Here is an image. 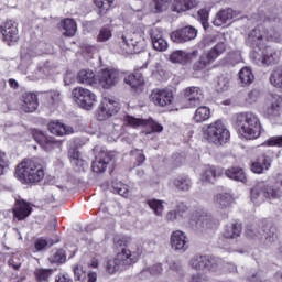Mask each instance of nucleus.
Segmentation results:
<instances>
[{
  "label": "nucleus",
  "mask_w": 282,
  "mask_h": 282,
  "mask_svg": "<svg viewBox=\"0 0 282 282\" xmlns=\"http://www.w3.org/2000/svg\"><path fill=\"white\" fill-rule=\"evenodd\" d=\"M116 248L118 252L115 258L109 259L105 265L107 274L110 275L116 274V272H124V270L138 263L140 257H142V247L140 245H127L124 241L118 240Z\"/></svg>",
  "instance_id": "1"
},
{
  "label": "nucleus",
  "mask_w": 282,
  "mask_h": 282,
  "mask_svg": "<svg viewBox=\"0 0 282 282\" xmlns=\"http://www.w3.org/2000/svg\"><path fill=\"white\" fill-rule=\"evenodd\" d=\"M236 128L245 140H257L261 135V121L252 112L239 113L236 119Z\"/></svg>",
  "instance_id": "2"
},
{
  "label": "nucleus",
  "mask_w": 282,
  "mask_h": 282,
  "mask_svg": "<svg viewBox=\"0 0 282 282\" xmlns=\"http://www.w3.org/2000/svg\"><path fill=\"white\" fill-rule=\"evenodd\" d=\"M15 175L25 184H36L45 177V170H43V165L34 161V159H28L17 166Z\"/></svg>",
  "instance_id": "3"
},
{
  "label": "nucleus",
  "mask_w": 282,
  "mask_h": 282,
  "mask_svg": "<svg viewBox=\"0 0 282 282\" xmlns=\"http://www.w3.org/2000/svg\"><path fill=\"white\" fill-rule=\"evenodd\" d=\"M204 139L212 142L213 144H221L227 140H230V132L224 126L221 120H217L203 128Z\"/></svg>",
  "instance_id": "4"
},
{
  "label": "nucleus",
  "mask_w": 282,
  "mask_h": 282,
  "mask_svg": "<svg viewBox=\"0 0 282 282\" xmlns=\"http://www.w3.org/2000/svg\"><path fill=\"white\" fill-rule=\"evenodd\" d=\"M279 186H282L281 176H279V182H276L274 185L260 183L251 191L252 202H257L259 197H267V199H281L282 191Z\"/></svg>",
  "instance_id": "5"
},
{
  "label": "nucleus",
  "mask_w": 282,
  "mask_h": 282,
  "mask_svg": "<svg viewBox=\"0 0 282 282\" xmlns=\"http://www.w3.org/2000/svg\"><path fill=\"white\" fill-rule=\"evenodd\" d=\"M188 263L192 270H196L197 272H204V270L209 272L221 271V261L210 260L206 256H194L189 259Z\"/></svg>",
  "instance_id": "6"
},
{
  "label": "nucleus",
  "mask_w": 282,
  "mask_h": 282,
  "mask_svg": "<svg viewBox=\"0 0 282 282\" xmlns=\"http://www.w3.org/2000/svg\"><path fill=\"white\" fill-rule=\"evenodd\" d=\"M121 41L124 45L123 51L126 54H140V52H144V47H147L144 33H132L129 37L122 35Z\"/></svg>",
  "instance_id": "7"
},
{
  "label": "nucleus",
  "mask_w": 282,
  "mask_h": 282,
  "mask_svg": "<svg viewBox=\"0 0 282 282\" xmlns=\"http://www.w3.org/2000/svg\"><path fill=\"white\" fill-rule=\"evenodd\" d=\"M72 96L75 102H77L82 109H86L87 111H91L94 105H96V94L87 88L76 87L73 89Z\"/></svg>",
  "instance_id": "8"
},
{
  "label": "nucleus",
  "mask_w": 282,
  "mask_h": 282,
  "mask_svg": "<svg viewBox=\"0 0 282 282\" xmlns=\"http://www.w3.org/2000/svg\"><path fill=\"white\" fill-rule=\"evenodd\" d=\"M122 79V74L113 68H104L97 74V83L102 89H111L116 87Z\"/></svg>",
  "instance_id": "9"
},
{
  "label": "nucleus",
  "mask_w": 282,
  "mask_h": 282,
  "mask_svg": "<svg viewBox=\"0 0 282 282\" xmlns=\"http://www.w3.org/2000/svg\"><path fill=\"white\" fill-rule=\"evenodd\" d=\"M127 124L130 127H133L134 129H138V127H145V133H162L164 131V127L162 124L155 122L153 119L143 120L138 119L131 116H127L124 118Z\"/></svg>",
  "instance_id": "10"
},
{
  "label": "nucleus",
  "mask_w": 282,
  "mask_h": 282,
  "mask_svg": "<svg viewBox=\"0 0 282 282\" xmlns=\"http://www.w3.org/2000/svg\"><path fill=\"white\" fill-rule=\"evenodd\" d=\"M120 110V104H118V101H116L112 98L109 97H105L101 100L98 113H97V118L98 120H107L108 118H111V116H116V113H118V111Z\"/></svg>",
  "instance_id": "11"
},
{
  "label": "nucleus",
  "mask_w": 282,
  "mask_h": 282,
  "mask_svg": "<svg viewBox=\"0 0 282 282\" xmlns=\"http://www.w3.org/2000/svg\"><path fill=\"white\" fill-rule=\"evenodd\" d=\"M150 100L156 107H169L173 104V90L169 88H156L152 90L150 95Z\"/></svg>",
  "instance_id": "12"
},
{
  "label": "nucleus",
  "mask_w": 282,
  "mask_h": 282,
  "mask_svg": "<svg viewBox=\"0 0 282 282\" xmlns=\"http://www.w3.org/2000/svg\"><path fill=\"white\" fill-rule=\"evenodd\" d=\"M279 111H281V97L279 95L267 96L263 108L265 118L272 120V118H276V116H279Z\"/></svg>",
  "instance_id": "13"
},
{
  "label": "nucleus",
  "mask_w": 282,
  "mask_h": 282,
  "mask_svg": "<svg viewBox=\"0 0 282 282\" xmlns=\"http://www.w3.org/2000/svg\"><path fill=\"white\" fill-rule=\"evenodd\" d=\"M0 32L3 36V42L8 43V45H12V43L19 41V29L17 28V23L12 20L4 22L0 28Z\"/></svg>",
  "instance_id": "14"
},
{
  "label": "nucleus",
  "mask_w": 282,
  "mask_h": 282,
  "mask_svg": "<svg viewBox=\"0 0 282 282\" xmlns=\"http://www.w3.org/2000/svg\"><path fill=\"white\" fill-rule=\"evenodd\" d=\"M171 39L174 43H188V41L197 39V29L187 25L181 30L172 32Z\"/></svg>",
  "instance_id": "15"
},
{
  "label": "nucleus",
  "mask_w": 282,
  "mask_h": 282,
  "mask_svg": "<svg viewBox=\"0 0 282 282\" xmlns=\"http://www.w3.org/2000/svg\"><path fill=\"white\" fill-rule=\"evenodd\" d=\"M171 246L175 252L184 253L188 250V237L182 230L173 231L171 235Z\"/></svg>",
  "instance_id": "16"
},
{
  "label": "nucleus",
  "mask_w": 282,
  "mask_h": 282,
  "mask_svg": "<svg viewBox=\"0 0 282 282\" xmlns=\"http://www.w3.org/2000/svg\"><path fill=\"white\" fill-rule=\"evenodd\" d=\"M184 96L189 107H197L198 105H202L204 93L202 91V88L192 86L184 90Z\"/></svg>",
  "instance_id": "17"
},
{
  "label": "nucleus",
  "mask_w": 282,
  "mask_h": 282,
  "mask_svg": "<svg viewBox=\"0 0 282 282\" xmlns=\"http://www.w3.org/2000/svg\"><path fill=\"white\" fill-rule=\"evenodd\" d=\"M111 162V155L109 152L102 150L98 153L95 161L93 162L91 169L94 173H105L107 171V166Z\"/></svg>",
  "instance_id": "18"
},
{
  "label": "nucleus",
  "mask_w": 282,
  "mask_h": 282,
  "mask_svg": "<svg viewBox=\"0 0 282 282\" xmlns=\"http://www.w3.org/2000/svg\"><path fill=\"white\" fill-rule=\"evenodd\" d=\"M193 221H195L196 230H212L213 228H217V220L207 214H200L197 216V219L195 220L194 218Z\"/></svg>",
  "instance_id": "19"
},
{
  "label": "nucleus",
  "mask_w": 282,
  "mask_h": 282,
  "mask_svg": "<svg viewBox=\"0 0 282 282\" xmlns=\"http://www.w3.org/2000/svg\"><path fill=\"white\" fill-rule=\"evenodd\" d=\"M151 41L154 50L156 52H166L169 50V42L164 40L162 30L155 28L151 31Z\"/></svg>",
  "instance_id": "20"
},
{
  "label": "nucleus",
  "mask_w": 282,
  "mask_h": 282,
  "mask_svg": "<svg viewBox=\"0 0 282 282\" xmlns=\"http://www.w3.org/2000/svg\"><path fill=\"white\" fill-rule=\"evenodd\" d=\"M22 109L26 113H34L39 109V98L34 93H24L22 95Z\"/></svg>",
  "instance_id": "21"
},
{
  "label": "nucleus",
  "mask_w": 282,
  "mask_h": 282,
  "mask_svg": "<svg viewBox=\"0 0 282 282\" xmlns=\"http://www.w3.org/2000/svg\"><path fill=\"white\" fill-rule=\"evenodd\" d=\"M13 215L18 221H23V219H28L32 215V207L25 200H17Z\"/></svg>",
  "instance_id": "22"
},
{
  "label": "nucleus",
  "mask_w": 282,
  "mask_h": 282,
  "mask_svg": "<svg viewBox=\"0 0 282 282\" xmlns=\"http://www.w3.org/2000/svg\"><path fill=\"white\" fill-rule=\"evenodd\" d=\"M235 17H237V12H235V10L231 8L224 9L216 14L213 23L216 28H221V25H226V23H231Z\"/></svg>",
  "instance_id": "23"
},
{
  "label": "nucleus",
  "mask_w": 282,
  "mask_h": 282,
  "mask_svg": "<svg viewBox=\"0 0 282 282\" xmlns=\"http://www.w3.org/2000/svg\"><path fill=\"white\" fill-rule=\"evenodd\" d=\"M197 54H199V51L197 50L193 51L192 53L175 51L170 55V61L172 63H178L180 65H186V63H191V61L194 59Z\"/></svg>",
  "instance_id": "24"
},
{
  "label": "nucleus",
  "mask_w": 282,
  "mask_h": 282,
  "mask_svg": "<svg viewBox=\"0 0 282 282\" xmlns=\"http://www.w3.org/2000/svg\"><path fill=\"white\" fill-rule=\"evenodd\" d=\"M264 34L265 31H262L261 26L253 29L248 35L247 44H249L250 47H263Z\"/></svg>",
  "instance_id": "25"
},
{
  "label": "nucleus",
  "mask_w": 282,
  "mask_h": 282,
  "mask_svg": "<svg viewBox=\"0 0 282 282\" xmlns=\"http://www.w3.org/2000/svg\"><path fill=\"white\" fill-rule=\"evenodd\" d=\"M272 166V159L265 154L258 158L256 162L251 164L252 173L261 175L264 171H268Z\"/></svg>",
  "instance_id": "26"
},
{
  "label": "nucleus",
  "mask_w": 282,
  "mask_h": 282,
  "mask_svg": "<svg viewBox=\"0 0 282 282\" xmlns=\"http://www.w3.org/2000/svg\"><path fill=\"white\" fill-rule=\"evenodd\" d=\"M48 131L50 133H53V135H72V133H74V128L65 126L59 121H52L48 123Z\"/></svg>",
  "instance_id": "27"
},
{
  "label": "nucleus",
  "mask_w": 282,
  "mask_h": 282,
  "mask_svg": "<svg viewBox=\"0 0 282 282\" xmlns=\"http://www.w3.org/2000/svg\"><path fill=\"white\" fill-rule=\"evenodd\" d=\"M77 83L82 85H96L98 83L97 75L91 69H82L77 75Z\"/></svg>",
  "instance_id": "28"
},
{
  "label": "nucleus",
  "mask_w": 282,
  "mask_h": 282,
  "mask_svg": "<svg viewBox=\"0 0 282 282\" xmlns=\"http://www.w3.org/2000/svg\"><path fill=\"white\" fill-rule=\"evenodd\" d=\"M259 236L261 239H265L268 243H272L276 239V227L272 223H268L259 229Z\"/></svg>",
  "instance_id": "29"
},
{
  "label": "nucleus",
  "mask_w": 282,
  "mask_h": 282,
  "mask_svg": "<svg viewBox=\"0 0 282 282\" xmlns=\"http://www.w3.org/2000/svg\"><path fill=\"white\" fill-rule=\"evenodd\" d=\"M197 1L195 0H174L172 12H186L196 8Z\"/></svg>",
  "instance_id": "30"
},
{
  "label": "nucleus",
  "mask_w": 282,
  "mask_h": 282,
  "mask_svg": "<svg viewBox=\"0 0 282 282\" xmlns=\"http://www.w3.org/2000/svg\"><path fill=\"white\" fill-rule=\"evenodd\" d=\"M226 52V44L224 42L217 43L214 47L205 53V56L209 59V63H215L216 58H219L221 54Z\"/></svg>",
  "instance_id": "31"
},
{
  "label": "nucleus",
  "mask_w": 282,
  "mask_h": 282,
  "mask_svg": "<svg viewBox=\"0 0 282 282\" xmlns=\"http://www.w3.org/2000/svg\"><path fill=\"white\" fill-rule=\"evenodd\" d=\"M123 83L129 85V87H132V89H138V87L144 85V77H142V74L140 73L129 74L124 76Z\"/></svg>",
  "instance_id": "32"
},
{
  "label": "nucleus",
  "mask_w": 282,
  "mask_h": 282,
  "mask_svg": "<svg viewBox=\"0 0 282 282\" xmlns=\"http://www.w3.org/2000/svg\"><path fill=\"white\" fill-rule=\"evenodd\" d=\"M64 36H74L77 25L74 19L66 18L59 23Z\"/></svg>",
  "instance_id": "33"
},
{
  "label": "nucleus",
  "mask_w": 282,
  "mask_h": 282,
  "mask_svg": "<svg viewBox=\"0 0 282 282\" xmlns=\"http://www.w3.org/2000/svg\"><path fill=\"white\" fill-rule=\"evenodd\" d=\"M225 175L229 177V180L242 182V184H246V182H248V178L246 177V172H243V169L241 167L229 169L225 172Z\"/></svg>",
  "instance_id": "34"
},
{
  "label": "nucleus",
  "mask_w": 282,
  "mask_h": 282,
  "mask_svg": "<svg viewBox=\"0 0 282 282\" xmlns=\"http://www.w3.org/2000/svg\"><path fill=\"white\" fill-rule=\"evenodd\" d=\"M173 184L177 191L188 192L193 186V182L188 176H177L173 180Z\"/></svg>",
  "instance_id": "35"
},
{
  "label": "nucleus",
  "mask_w": 282,
  "mask_h": 282,
  "mask_svg": "<svg viewBox=\"0 0 282 282\" xmlns=\"http://www.w3.org/2000/svg\"><path fill=\"white\" fill-rule=\"evenodd\" d=\"M61 144L62 142L54 137H42L40 141V147H42L44 151H54V149H58Z\"/></svg>",
  "instance_id": "36"
},
{
  "label": "nucleus",
  "mask_w": 282,
  "mask_h": 282,
  "mask_svg": "<svg viewBox=\"0 0 282 282\" xmlns=\"http://www.w3.org/2000/svg\"><path fill=\"white\" fill-rule=\"evenodd\" d=\"M239 80H240L242 87L252 85V83H254V74H252V69H250L248 67H243L239 72Z\"/></svg>",
  "instance_id": "37"
},
{
  "label": "nucleus",
  "mask_w": 282,
  "mask_h": 282,
  "mask_svg": "<svg viewBox=\"0 0 282 282\" xmlns=\"http://www.w3.org/2000/svg\"><path fill=\"white\" fill-rule=\"evenodd\" d=\"M147 204L156 217H162V215H164V202L152 198L148 199Z\"/></svg>",
  "instance_id": "38"
},
{
  "label": "nucleus",
  "mask_w": 282,
  "mask_h": 282,
  "mask_svg": "<svg viewBox=\"0 0 282 282\" xmlns=\"http://www.w3.org/2000/svg\"><path fill=\"white\" fill-rule=\"evenodd\" d=\"M219 175H221V171L217 170L215 166H207L202 176V181L213 184V182H215Z\"/></svg>",
  "instance_id": "39"
},
{
  "label": "nucleus",
  "mask_w": 282,
  "mask_h": 282,
  "mask_svg": "<svg viewBox=\"0 0 282 282\" xmlns=\"http://www.w3.org/2000/svg\"><path fill=\"white\" fill-rule=\"evenodd\" d=\"M111 39H113V30H111V26H102L99 29L97 43H107V41H111Z\"/></svg>",
  "instance_id": "40"
},
{
  "label": "nucleus",
  "mask_w": 282,
  "mask_h": 282,
  "mask_svg": "<svg viewBox=\"0 0 282 282\" xmlns=\"http://www.w3.org/2000/svg\"><path fill=\"white\" fill-rule=\"evenodd\" d=\"M210 119V108L206 106H200L196 109L194 115L195 122H206Z\"/></svg>",
  "instance_id": "41"
},
{
  "label": "nucleus",
  "mask_w": 282,
  "mask_h": 282,
  "mask_svg": "<svg viewBox=\"0 0 282 282\" xmlns=\"http://www.w3.org/2000/svg\"><path fill=\"white\" fill-rule=\"evenodd\" d=\"M170 6L171 0H153L151 4V12H153L154 14L165 12V10H169Z\"/></svg>",
  "instance_id": "42"
},
{
  "label": "nucleus",
  "mask_w": 282,
  "mask_h": 282,
  "mask_svg": "<svg viewBox=\"0 0 282 282\" xmlns=\"http://www.w3.org/2000/svg\"><path fill=\"white\" fill-rule=\"evenodd\" d=\"M212 62L208 59L207 55L203 53L198 61H196L193 65L194 72H204V69H207V67H210Z\"/></svg>",
  "instance_id": "43"
},
{
  "label": "nucleus",
  "mask_w": 282,
  "mask_h": 282,
  "mask_svg": "<svg viewBox=\"0 0 282 282\" xmlns=\"http://www.w3.org/2000/svg\"><path fill=\"white\" fill-rule=\"evenodd\" d=\"M232 204V196L230 194H219L215 198L217 208H228Z\"/></svg>",
  "instance_id": "44"
},
{
  "label": "nucleus",
  "mask_w": 282,
  "mask_h": 282,
  "mask_svg": "<svg viewBox=\"0 0 282 282\" xmlns=\"http://www.w3.org/2000/svg\"><path fill=\"white\" fill-rule=\"evenodd\" d=\"M112 193H117L121 197H129V185H127L120 181H113L112 182Z\"/></svg>",
  "instance_id": "45"
},
{
  "label": "nucleus",
  "mask_w": 282,
  "mask_h": 282,
  "mask_svg": "<svg viewBox=\"0 0 282 282\" xmlns=\"http://www.w3.org/2000/svg\"><path fill=\"white\" fill-rule=\"evenodd\" d=\"M241 235V225L239 224H231L226 227L225 237L227 239H235Z\"/></svg>",
  "instance_id": "46"
},
{
  "label": "nucleus",
  "mask_w": 282,
  "mask_h": 282,
  "mask_svg": "<svg viewBox=\"0 0 282 282\" xmlns=\"http://www.w3.org/2000/svg\"><path fill=\"white\" fill-rule=\"evenodd\" d=\"M270 83L273 87L282 89V68H278L271 74Z\"/></svg>",
  "instance_id": "47"
},
{
  "label": "nucleus",
  "mask_w": 282,
  "mask_h": 282,
  "mask_svg": "<svg viewBox=\"0 0 282 282\" xmlns=\"http://www.w3.org/2000/svg\"><path fill=\"white\" fill-rule=\"evenodd\" d=\"M52 269H36L34 272L35 279L39 282H45L52 276Z\"/></svg>",
  "instance_id": "48"
},
{
  "label": "nucleus",
  "mask_w": 282,
  "mask_h": 282,
  "mask_svg": "<svg viewBox=\"0 0 282 282\" xmlns=\"http://www.w3.org/2000/svg\"><path fill=\"white\" fill-rule=\"evenodd\" d=\"M262 56L263 63H265V65H272V63L276 61V53H274V51H272L270 47L265 48V51L262 53Z\"/></svg>",
  "instance_id": "49"
},
{
  "label": "nucleus",
  "mask_w": 282,
  "mask_h": 282,
  "mask_svg": "<svg viewBox=\"0 0 282 282\" xmlns=\"http://www.w3.org/2000/svg\"><path fill=\"white\" fill-rule=\"evenodd\" d=\"M230 87V79L226 76L218 77L216 82V90L217 91H226Z\"/></svg>",
  "instance_id": "50"
},
{
  "label": "nucleus",
  "mask_w": 282,
  "mask_h": 282,
  "mask_svg": "<svg viewBox=\"0 0 282 282\" xmlns=\"http://www.w3.org/2000/svg\"><path fill=\"white\" fill-rule=\"evenodd\" d=\"M259 98H261V91L259 89H253L248 93L245 100H246L247 105H254V102H257V100H259Z\"/></svg>",
  "instance_id": "51"
},
{
  "label": "nucleus",
  "mask_w": 282,
  "mask_h": 282,
  "mask_svg": "<svg viewBox=\"0 0 282 282\" xmlns=\"http://www.w3.org/2000/svg\"><path fill=\"white\" fill-rule=\"evenodd\" d=\"M9 166L10 160L8 159V154H6L3 151H0V175H3Z\"/></svg>",
  "instance_id": "52"
},
{
  "label": "nucleus",
  "mask_w": 282,
  "mask_h": 282,
  "mask_svg": "<svg viewBox=\"0 0 282 282\" xmlns=\"http://www.w3.org/2000/svg\"><path fill=\"white\" fill-rule=\"evenodd\" d=\"M51 263H65L66 257L63 249L57 250L51 258Z\"/></svg>",
  "instance_id": "53"
},
{
  "label": "nucleus",
  "mask_w": 282,
  "mask_h": 282,
  "mask_svg": "<svg viewBox=\"0 0 282 282\" xmlns=\"http://www.w3.org/2000/svg\"><path fill=\"white\" fill-rule=\"evenodd\" d=\"M109 135L111 140H118L119 135H122V126L120 124H112L109 127Z\"/></svg>",
  "instance_id": "54"
},
{
  "label": "nucleus",
  "mask_w": 282,
  "mask_h": 282,
  "mask_svg": "<svg viewBox=\"0 0 282 282\" xmlns=\"http://www.w3.org/2000/svg\"><path fill=\"white\" fill-rule=\"evenodd\" d=\"M70 160L75 166H83L85 164V161L80 159V152L78 150L74 149L70 153Z\"/></svg>",
  "instance_id": "55"
},
{
  "label": "nucleus",
  "mask_w": 282,
  "mask_h": 282,
  "mask_svg": "<svg viewBox=\"0 0 282 282\" xmlns=\"http://www.w3.org/2000/svg\"><path fill=\"white\" fill-rule=\"evenodd\" d=\"M113 1L115 0H95V6L102 12L109 10L110 6H113Z\"/></svg>",
  "instance_id": "56"
},
{
  "label": "nucleus",
  "mask_w": 282,
  "mask_h": 282,
  "mask_svg": "<svg viewBox=\"0 0 282 282\" xmlns=\"http://www.w3.org/2000/svg\"><path fill=\"white\" fill-rule=\"evenodd\" d=\"M267 147H282V135L271 137L265 141Z\"/></svg>",
  "instance_id": "57"
},
{
  "label": "nucleus",
  "mask_w": 282,
  "mask_h": 282,
  "mask_svg": "<svg viewBox=\"0 0 282 282\" xmlns=\"http://www.w3.org/2000/svg\"><path fill=\"white\" fill-rule=\"evenodd\" d=\"M47 98L54 104L61 102V93L58 90H51L47 93Z\"/></svg>",
  "instance_id": "58"
},
{
  "label": "nucleus",
  "mask_w": 282,
  "mask_h": 282,
  "mask_svg": "<svg viewBox=\"0 0 282 282\" xmlns=\"http://www.w3.org/2000/svg\"><path fill=\"white\" fill-rule=\"evenodd\" d=\"M132 155L137 156L138 166L144 164V162L147 161V156H144L142 150H133Z\"/></svg>",
  "instance_id": "59"
},
{
  "label": "nucleus",
  "mask_w": 282,
  "mask_h": 282,
  "mask_svg": "<svg viewBox=\"0 0 282 282\" xmlns=\"http://www.w3.org/2000/svg\"><path fill=\"white\" fill-rule=\"evenodd\" d=\"M198 19H200V22L203 23V26L206 28V23H208V10L207 9H200L198 11Z\"/></svg>",
  "instance_id": "60"
},
{
  "label": "nucleus",
  "mask_w": 282,
  "mask_h": 282,
  "mask_svg": "<svg viewBox=\"0 0 282 282\" xmlns=\"http://www.w3.org/2000/svg\"><path fill=\"white\" fill-rule=\"evenodd\" d=\"M165 218L167 221H177V219H180V216L175 209H172L166 213Z\"/></svg>",
  "instance_id": "61"
},
{
  "label": "nucleus",
  "mask_w": 282,
  "mask_h": 282,
  "mask_svg": "<svg viewBox=\"0 0 282 282\" xmlns=\"http://www.w3.org/2000/svg\"><path fill=\"white\" fill-rule=\"evenodd\" d=\"M148 270L150 274H152V276H158V274H160L163 269H162V264H154L150 267Z\"/></svg>",
  "instance_id": "62"
},
{
  "label": "nucleus",
  "mask_w": 282,
  "mask_h": 282,
  "mask_svg": "<svg viewBox=\"0 0 282 282\" xmlns=\"http://www.w3.org/2000/svg\"><path fill=\"white\" fill-rule=\"evenodd\" d=\"M45 248H47V240H45L43 238H39L35 241V249L36 250H45Z\"/></svg>",
  "instance_id": "63"
},
{
  "label": "nucleus",
  "mask_w": 282,
  "mask_h": 282,
  "mask_svg": "<svg viewBox=\"0 0 282 282\" xmlns=\"http://www.w3.org/2000/svg\"><path fill=\"white\" fill-rule=\"evenodd\" d=\"M174 210L176 212V215L182 217V215H184V213L188 210V207H186L184 203H180L178 205H176Z\"/></svg>",
  "instance_id": "64"
}]
</instances>
